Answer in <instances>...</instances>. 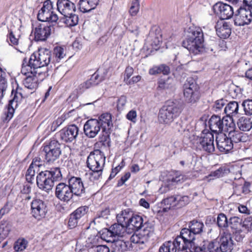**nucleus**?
<instances>
[{"label": "nucleus", "mask_w": 252, "mask_h": 252, "mask_svg": "<svg viewBox=\"0 0 252 252\" xmlns=\"http://www.w3.org/2000/svg\"><path fill=\"white\" fill-rule=\"evenodd\" d=\"M51 59V51L46 48H40L31 55L28 61L24 59L23 63L29 65L33 70L46 71V74H49L47 66Z\"/></svg>", "instance_id": "1"}, {"label": "nucleus", "mask_w": 252, "mask_h": 252, "mask_svg": "<svg viewBox=\"0 0 252 252\" xmlns=\"http://www.w3.org/2000/svg\"><path fill=\"white\" fill-rule=\"evenodd\" d=\"M39 170H37V172ZM62 175L59 167L51 168L49 170L40 171L37 173L36 182L37 187L47 193L50 192L55 182L61 180Z\"/></svg>", "instance_id": "2"}, {"label": "nucleus", "mask_w": 252, "mask_h": 252, "mask_svg": "<svg viewBox=\"0 0 252 252\" xmlns=\"http://www.w3.org/2000/svg\"><path fill=\"white\" fill-rule=\"evenodd\" d=\"M182 111L181 104L178 101H168L159 110L158 120L159 123L169 126Z\"/></svg>", "instance_id": "3"}, {"label": "nucleus", "mask_w": 252, "mask_h": 252, "mask_svg": "<svg viewBox=\"0 0 252 252\" xmlns=\"http://www.w3.org/2000/svg\"><path fill=\"white\" fill-rule=\"evenodd\" d=\"M105 159L104 153L99 149L91 152L88 157L87 165L92 171L91 175L94 180H98L101 176Z\"/></svg>", "instance_id": "4"}, {"label": "nucleus", "mask_w": 252, "mask_h": 252, "mask_svg": "<svg viewBox=\"0 0 252 252\" xmlns=\"http://www.w3.org/2000/svg\"><path fill=\"white\" fill-rule=\"evenodd\" d=\"M21 73L26 77L23 81L25 87L30 90L35 89L39 82H42L49 74H47L46 71H38L33 70L29 65L22 63Z\"/></svg>", "instance_id": "5"}, {"label": "nucleus", "mask_w": 252, "mask_h": 252, "mask_svg": "<svg viewBox=\"0 0 252 252\" xmlns=\"http://www.w3.org/2000/svg\"><path fill=\"white\" fill-rule=\"evenodd\" d=\"M204 227L203 222L193 220L188 223V228L181 229L179 235L183 241L195 240L196 236L203 232Z\"/></svg>", "instance_id": "6"}, {"label": "nucleus", "mask_w": 252, "mask_h": 252, "mask_svg": "<svg viewBox=\"0 0 252 252\" xmlns=\"http://www.w3.org/2000/svg\"><path fill=\"white\" fill-rule=\"evenodd\" d=\"M183 87L185 100L187 103L193 104L199 99L200 88L192 78H188Z\"/></svg>", "instance_id": "7"}, {"label": "nucleus", "mask_w": 252, "mask_h": 252, "mask_svg": "<svg viewBox=\"0 0 252 252\" xmlns=\"http://www.w3.org/2000/svg\"><path fill=\"white\" fill-rule=\"evenodd\" d=\"M233 241L230 233L223 232L219 238L218 243L211 242L208 247L212 249V252H227L233 249Z\"/></svg>", "instance_id": "8"}, {"label": "nucleus", "mask_w": 252, "mask_h": 252, "mask_svg": "<svg viewBox=\"0 0 252 252\" xmlns=\"http://www.w3.org/2000/svg\"><path fill=\"white\" fill-rule=\"evenodd\" d=\"M43 152L44 155V161L49 164L53 163L60 157L61 154V144L55 139L44 146Z\"/></svg>", "instance_id": "9"}, {"label": "nucleus", "mask_w": 252, "mask_h": 252, "mask_svg": "<svg viewBox=\"0 0 252 252\" xmlns=\"http://www.w3.org/2000/svg\"><path fill=\"white\" fill-rule=\"evenodd\" d=\"M22 88L17 87L15 92L14 90L12 91L11 94L13 95L14 93V96L12 99L9 100L7 109L4 112L5 117L3 118L4 122H8L13 117L15 110L18 106V102H20L24 97L22 93Z\"/></svg>", "instance_id": "10"}, {"label": "nucleus", "mask_w": 252, "mask_h": 252, "mask_svg": "<svg viewBox=\"0 0 252 252\" xmlns=\"http://www.w3.org/2000/svg\"><path fill=\"white\" fill-rule=\"evenodd\" d=\"M79 128L75 125H72L61 130L56 136L62 142L71 143L76 140Z\"/></svg>", "instance_id": "11"}, {"label": "nucleus", "mask_w": 252, "mask_h": 252, "mask_svg": "<svg viewBox=\"0 0 252 252\" xmlns=\"http://www.w3.org/2000/svg\"><path fill=\"white\" fill-rule=\"evenodd\" d=\"M251 9L240 6L237 10L234 17V24L242 26L249 24L252 20V12Z\"/></svg>", "instance_id": "12"}, {"label": "nucleus", "mask_w": 252, "mask_h": 252, "mask_svg": "<svg viewBox=\"0 0 252 252\" xmlns=\"http://www.w3.org/2000/svg\"><path fill=\"white\" fill-rule=\"evenodd\" d=\"M53 24L50 23L39 24L35 28L34 34L36 41H45L54 30Z\"/></svg>", "instance_id": "13"}, {"label": "nucleus", "mask_w": 252, "mask_h": 252, "mask_svg": "<svg viewBox=\"0 0 252 252\" xmlns=\"http://www.w3.org/2000/svg\"><path fill=\"white\" fill-rule=\"evenodd\" d=\"M47 212V206L44 201L34 199L31 203V214L37 220H40L46 215Z\"/></svg>", "instance_id": "14"}, {"label": "nucleus", "mask_w": 252, "mask_h": 252, "mask_svg": "<svg viewBox=\"0 0 252 252\" xmlns=\"http://www.w3.org/2000/svg\"><path fill=\"white\" fill-rule=\"evenodd\" d=\"M184 251L183 240L180 235L173 241H169L163 243L159 249V252H176Z\"/></svg>", "instance_id": "15"}, {"label": "nucleus", "mask_w": 252, "mask_h": 252, "mask_svg": "<svg viewBox=\"0 0 252 252\" xmlns=\"http://www.w3.org/2000/svg\"><path fill=\"white\" fill-rule=\"evenodd\" d=\"M71 190L67 184L60 183L56 186L55 196L62 201L68 202L73 196Z\"/></svg>", "instance_id": "16"}, {"label": "nucleus", "mask_w": 252, "mask_h": 252, "mask_svg": "<svg viewBox=\"0 0 252 252\" xmlns=\"http://www.w3.org/2000/svg\"><path fill=\"white\" fill-rule=\"evenodd\" d=\"M214 12L220 18V20L230 18L233 15V8L222 2H218L213 6Z\"/></svg>", "instance_id": "17"}, {"label": "nucleus", "mask_w": 252, "mask_h": 252, "mask_svg": "<svg viewBox=\"0 0 252 252\" xmlns=\"http://www.w3.org/2000/svg\"><path fill=\"white\" fill-rule=\"evenodd\" d=\"M67 185L73 195L82 196L85 193V189L80 177H71L68 179Z\"/></svg>", "instance_id": "18"}, {"label": "nucleus", "mask_w": 252, "mask_h": 252, "mask_svg": "<svg viewBox=\"0 0 252 252\" xmlns=\"http://www.w3.org/2000/svg\"><path fill=\"white\" fill-rule=\"evenodd\" d=\"M142 227L145 230L148 227V222L146 221L144 222L142 216L133 214L132 217L129 220V223L126 227L128 230H131L130 232L128 231V233H131L134 231H138Z\"/></svg>", "instance_id": "19"}, {"label": "nucleus", "mask_w": 252, "mask_h": 252, "mask_svg": "<svg viewBox=\"0 0 252 252\" xmlns=\"http://www.w3.org/2000/svg\"><path fill=\"white\" fill-rule=\"evenodd\" d=\"M101 129L100 125L96 119L88 120L84 126L85 135L91 138L95 137Z\"/></svg>", "instance_id": "20"}, {"label": "nucleus", "mask_w": 252, "mask_h": 252, "mask_svg": "<svg viewBox=\"0 0 252 252\" xmlns=\"http://www.w3.org/2000/svg\"><path fill=\"white\" fill-rule=\"evenodd\" d=\"M217 147L220 152L227 153L233 148L231 139L226 134H220L216 137Z\"/></svg>", "instance_id": "21"}, {"label": "nucleus", "mask_w": 252, "mask_h": 252, "mask_svg": "<svg viewBox=\"0 0 252 252\" xmlns=\"http://www.w3.org/2000/svg\"><path fill=\"white\" fill-rule=\"evenodd\" d=\"M191 42H189V38H186L182 43L183 47L187 49L189 52L197 55L203 52L204 41H200V43L197 42V40H190Z\"/></svg>", "instance_id": "22"}, {"label": "nucleus", "mask_w": 252, "mask_h": 252, "mask_svg": "<svg viewBox=\"0 0 252 252\" xmlns=\"http://www.w3.org/2000/svg\"><path fill=\"white\" fill-rule=\"evenodd\" d=\"M57 6L58 10L63 17L71 15L76 10L75 4L69 0H58Z\"/></svg>", "instance_id": "23"}, {"label": "nucleus", "mask_w": 252, "mask_h": 252, "mask_svg": "<svg viewBox=\"0 0 252 252\" xmlns=\"http://www.w3.org/2000/svg\"><path fill=\"white\" fill-rule=\"evenodd\" d=\"M215 29L217 35L221 38H227L231 33V25L224 20L218 21Z\"/></svg>", "instance_id": "24"}, {"label": "nucleus", "mask_w": 252, "mask_h": 252, "mask_svg": "<svg viewBox=\"0 0 252 252\" xmlns=\"http://www.w3.org/2000/svg\"><path fill=\"white\" fill-rule=\"evenodd\" d=\"M214 137L212 133H207L200 138L199 143L203 150L208 153L215 151Z\"/></svg>", "instance_id": "25"}, {"label": "nucleus", "mask_w": 252, "mask_h": 252, "mask_svg": "<svg viewBox=\"0 0 252 252\" xmlns=\"http://www.w3.org/2000/svg\"><path fill=\"white\" fill-rule=\"evenodd\" d=\"M37 19L40 21L53 24L54 23L57 22L59 18L53 11L41 9L37 14Z\"/></svg>", "instance_id": "26"}, {"label": "nucleus", "mask_w": 252, "mask_h": 252, "mask_svg": "<svg viewBox=\"0 0 252 252\" xmlns=\"http://www.w3.org/2000/svg\"><path fill=\"white\" fill-rule=\"evenodd\" d=\"M209 127L211 130L216 133L223 132L222 117L220 115H213L209 121Z\"/></svg>", "instance_id": "27"}, {"label": "nucleus", "mask_w": 252, "mask_h": 252, "mask_svg": "<svg viewBox=\"0 0 252 252\" xmlns=\"http://www.w3.org/2000/svg\"><path fill=\"white\" fill-rule=\"evenodd\" d=\"M186 38H189V42H191L190 40H195L199 43L200 41H204V34L199 27H192L188 29Z\"/></svg>", "instance_id": "28"}, {"label": "nucleus", "mask_w": 252, "mask_h": 252, "mask_svg": "<svg viewBox=\"0 0 252 252\" xmlns=\"http://www.w3.org/2000/svg\"><path fill=\"white\" fill-rule=\"evenodd\" d=\"M97 121L99 122V125L103 131L111 130L113 125L112 121V116L110 113H105L101 114Z\"/></svg>", "instance_id": "29"}, {"label": "nucleus", "mask_w": 252, "mask_h": 252, "mask_svg": "<svg viewBox=\"0 0 252 252\" xmlns=\"http://www.w3.org/2000/svg\"><path fill=\"white\" fill-rule=\"evenodd\" d=\"M224 114L226 115L235 118L237 117L239 114H240L239 112V102L236 101H230L226 103V106L224 107Z\"/></svg>", "instance_id": "30"}, {"label": "nucleus", "mask_w": 252, "mask_h": 252, "mask_svg": "<svg viewBox=\"0 0 252 252\" xmlns=\"http://www.w3.org/2000/svg\"><path fill=\"white\" fill-rule=\"evenodd\" d=\"M195 241H183L184 251H189V252H206L205 246H198Z\"/></svg>", "instance_id": "31"}, {"label": "nucleus", "mask_w": 252, "mask_h": 252, "mask_svg": "<svg viewBox=\"0 0 252 252\" xmlns=\"http://www.w3.org/2000/svg\"><path fill=\"white\" fill-rule=\"evenodd\" d=\"M228 137L232 144L246 142L248 139V136L246 133L235 130V129L228 133Z\"/></svg>", "instance_id": "32"}, {"label": "nucleus", "mask_w": 252, "mask_h": 252, "mask_svg": "<svg viewBox=\"0 0 252 252\" xmlns=\"http://www.w3.org/2000/svg\"><path fill=\"white\" fill-rule=\"evenodd\" d=\"M98 1V0H80L79 8L83 13L89 12L95 8Z\"/></svg>", "instance_id": "33"}, {"label": "nucleus", "mask_w": 252, "mask_h": 252, "mask_svg": "<svg viewBox=\"0 0 252 252\" xmlns=\"http://www.w3.org/2000/svg\"><path fill=\"white\" fill-rule=\"evenodd\" d=\"M237 125L240 130L248 131L252 128V120L249 117L242 116L238 119Z\"/></svg>", "instance_id": "34"}, {"label": "nucleus", "mask_w": 252, "mask_h": 252, "mask_svg": "<svg viewBox=\"0 0 252 252\" xmlns=\"http://www.w3.org/2000/svg\"><path fill=\"white\" fill-rule=\"evenodd\" d=\"M109 228L112 234V236L114 237H123L126 230H128L124 224L118 222L112 224Z\"/></svg>", "instance_id": "35"}, {"label": "nucleus", "mask_w": 252, "mask_h": 252, "mask_svg": "<svg viewBox=\"0 0 252 252\" xmlns=\"http://www.w3.org/2000/svg\"><path fill=\"white\" fill-rule=\"evenodd\" d=\"M133 214V212L130 209L122 211L117 215V222L124 224L126 227L129 223V220L132 217Z\"/></svg>", "instance_id": "36"}, {"label": "nucleus", "mask_w": 252, "mask_h": 252, "mask_svg": "<svg viewBox=\"0 0 252 252\" xmlns=\"http://www.w3.org/2000/svg\"><path fill=\"white\" fill-rule=\"evenodd\" d=\"M99 233H100L101 238L107 242H113L115 245L119 246L122 245L123 241L120 240L115 241L114 238V236H112V234L111 231H110L109 228H105L102 231H100Z\"/></svg>", "instance_id": "37"}, {"label": "nucleus", "mask_w": 252, "mask_h": 252, "mask_svg": "<svg viewBox=\"0 0 252 252\" xmlns=\"http://www.w3.org/2000/svg\"><path fill=\"white\" fill-rule=\"evenodd\" d=\"M233 118L227 115L222 116L223 131L229 133L236 129V125Z\"/></svg>", "instance_id": "38"}, {"label": "nucleus", "mask_w": 252, "mask_h": 252, "mask_svg": "<svg viewBox=\"0 0 252 252\" xmlns=\"http://www.w3.org/2000/svg\"><path fill=\"white\" fill-rule=\"evenodd\" d=\"M158 83V88L160 90L170 89L174 86V79L170 77L160 78Z\"/></svg>", "instance_id": "39"}, {"label": "nucleus", "mask_w": 252, "mask_h": 252, "mask_svg": "<svg viewBox=\"0 0 252 252\" xmlns=\"http://www.w3.org/2000/svg\"><path fill=\"white\" fill-rule=\"evenodd\" d=\"M227 102V101L223 98L216 100L212 105V110L216 113V115H224V108Z\"/></svg>", "instance_id": "40"}, {"label": "nucleus", "mask_w": 252, "mask_h": 252, "mask_svg": "<svg viewBox=\"0 0 252 252\" xmlns=\"http://www.w3.org/2000/svg\"><path fill=\"white\" fill-rule=\"evenodd\" d=\"M59 20V22H62L67 26L72 27L77 24L78 22V17L77 15L74 13H72L71 15H69L67 16H64Z\"/></svg>", "instance_id": "41"}, {"label": "nucleus", "mask_w": 252, "mask_h": 252, "mask_svg": "<svg viewBox=\"0 0 252 252\" xmlns=\"http://www.w3.org/2000/svg\"><path fill=\"white\" fill-rule=\"evenodd\" d=\"M167 182L171 185H175L184 182V176L178 171H172L168 175Z\"/></svg>", "instance_id": "42"}, {"label": "nucleus", "mask_w": 252, "mask_h": 252, "mask_svg": "<svg viewBox=\"0 0 252 252\" xmlns=\"http://www.w3.org/2000/svg\"><path fill=\"white\" fill-rule=\"evenodd\" d=\"M189 122L186 119H180L174 126V129L180 133L189 130Z\"/></svg>", "instance_id": "43"}, {"label": "nucleus", "mask_w": 252, "mask_h": 252, "mask_svg": "<svg viewBox=\"0 0 252 252\" xmlns=\"http://www.w3.org/2000/svg\"><path fill=\"white\" fill-rule=\"evenodd\" d=\"M228 222L229 220L224 214L220 213L218 215L217 224L219 228L224 229L229 227Z\"/></svg>", "instance_id": "44"}, {"label": "nucleus", "mask_w": 252, "mask_h": 252, "mask_svg": "<svg viewBox=\"0 0 252 252\" xmlns=\"http://www.w3.org/2000/svg\"><path fill=\"white\" fill-rule=\"evenodd\" d=\"M242 220L237 217H231L229 219V227L232 230L237 231L240 227L242 226Z\"/></svg>", "instance_id": "45"}, {"label": "nucleus", "mask_w": 252, "mask_h": 252, "mask_svg": "<svg viewBox=\"0 0 252 252\" xmlns=\"http://www.w3.org/2000/svg\"><path fill=\"white\" fill-rule=\"evenodd\" d=\"M111 131V130H108V131H103L102 130V135L99 137V141L104 146L110 147L111 145L110 138Z\"/></svg>", "instance_id": "46"}, {"label": "nucleus", "mask_w": 252, "mask_h": 252, "mask_svg": "<svg viewBox=\"0 0 252 252\" xmlns=\"http://www.w3.org/2000/svg\"><path fill=\"white\" fill-rule=\"evenodd\" d=\"M177 195L175 196H170L164 199L162 201L163 203L167 206L166 208L170 209L175 207L177 208Z\"/></svg>", "instance_id": "47"}, {"label": "nucleus", "mask_w": 252, "mask_h": 252, "mask_svg": "<svg viewBox=\"0 0 252 252\" xmlns=\"http://www.w3.org/2000/svg\"><path fill=\"white\" fill-rule=\"evenodd\" d=\"M89 208L87 206H81L76 209L72 213L73 215L76 216L79 220L84 217L88 212Z\"/></svg>", "instance_id": "48"}, {"label": "nucleus", "mask_w": 252, "mask_h": 252, "mask_svg": "<svg viewBox=\"0 0 252 252\" xmlns=\"http://www.w3.org/2000/svg\"><path fill=\"white\" fill-rule=\"evenodd\" d=\"M53 54L57 62H59L60 60L63 58L65 56L64 49L60 46H56L54 48Z\"/></svg>", "instance_id": "49"}, {"label": "nucleus", "mask_w": 252, "mask_h": 252, "mask_svg": "<svg viewBox=\"0 0 252 252\" xmlns=\"http://www.w3.org/2000/svg\"><path fill=\"white\" fill-rule=\"evenodd\" d=\"M245 114L246 115H252V100L247 99L244 100L242 104Z\"/></svg>", "instance_id": "50"}, {"label": "nucleus", "mask_w": 252, "mask_h": 252, "mask_svg": "<svg viewBox=\"0 0 252 252\" xmlns=\"http://www.w3.org/2000/svg\"><path fill=\"white\" fill-rule=\"evenodd\" d=\"M27 244L28 242L25 239H18L15 243L14 249L17 252L22 251L26 248Z\"/></svg>", "instance_id": "51"}, {"label": "nucleus", "mask_w": 252, "mask_h": 252, "mask_svg": "<svg viewBox=\"0 0 252 252\" xmlns=\"http://www.w3.org/2000/svg\"><path fill=\"white\" fill-rule=\"evenodd\" d=\"M10 229V225L8 224L5 226L3 224L0 226V242L8 236Z\"/></svg>", "instance_id": "52"}, {"label": "nucleus", "mask_w": 252, "mask_h": 252, "mask_svg": "<svg viewBox=\"0 0 252 252\" xmlns=\"http://www.w3.org/2000/svg\"><path fill=\"white\" fill-rule=\"evenodd\" d=\"M242 228L248 232H252V216L248 217L243 220Z\"/></svg>", "instance_id": "53"}, {"label": "nucleus", "mask_w": 252, "mask_h": 252, "mask_svg": "<svg viewBox=\"0 0 252 252\" xmlns=\"http://www.w3.org/2000/svg\"><path fill=\"white\" fill-rule=\"evenodd\" d=\"M177 208H181L188 204L189 202V198L188 196H181L177 195Z\"/></svg>", "instance_id": "54"}, {"label": "nucleus", "mask_w": 252, "mask_h": 252, "mask_svg": "<svg viewBox=\"0 0 252 252\" xmlns=\"http://www.w3.org/2000/svg\"><path fill=\"white\" fill-rule=\"evenodd\" d=\"M35 171V169H33L30 166L27 170L26 179L29 183L32 184L33 183V181L34 180Z\"/></svg>", "instance_id": "55"}, {"label": "nucleus", "mask_w": 252, "mask_h": 252, "mask_svg": "<svg viewBox=\"0 0 252 252\" xmlns=\"http://www.w3.org/2000/svg\"><path fill=\"white\" fill-rule=\"evenodd\" d=\"M227 170L224 167H220L218 169L212 172L209 175V177H214L216 178H220L224 176L227 173Z\"/></svg>", "instance_id": "56"}, {"label": "nucleus", "mask_w": 252, "mask_h": 252, "mask_svg": "<svg viewBox=\"0 0 252 252\" xmlns=\"http://www.w3.org/2000/svg\"><path fill=\"white\" fill-rule=\"evenodd\" d=\"M140 7L139 0H134L130 6L129 13L132 16H135L139 11Z\"/></svg>", "instance_id": "57"}, {"label": "nucleus", "mask_w": 252, "mask_h": 252, "mask_svg": "<svg viewBox=\"0 0 252 252\" xmlns=\"http://www.w3.org/2000/svg\"><path fill=\"white\" fill-rule=\"evenodd\" d=\"M79 220L72 213L69 215L68 222V226L70 229L75 228L78 225Z\"/></svg>", "instance_id": "58"}, {"label": "nucleus", "mask_w": 252, "mask_h": 252, "mask_svg": "<svg viewBox=\"0 0 252 252\" xmlns=\"http://www.w3.org/2000/svg\"><path fill=\"white\" fill-rule=\"evenodd\" d=\"M12 206L10 204L9 202L7 201L3 207L0 209V220L5 214L9 213L12 208Z\"/></svg>", "instance_id": "59"}, {"label": "nucleus", "mask_w": 252, "mask_h": 252, "mask_svg": "<svg viewBox=\"0 0 252 252\" xmlns=\"http://www.w3.org/2000/svg\"><path fill=\"white\" fill-rule=\"evenodd\" d=\"M126 103V97L125 95H122L117 101V109L119 111H121L125 108Z\"/></svg>", "instance_id": "60"}, {"label": "nucleus", "mask_w": 252, "mask_h": 252, "mask_svg": "<svg viewBox=\"0 0 252 252\" xmlns=\"http://www.w3.org/2000/svg\"><path fill=\"white\" fill-rule=\"evenodd\" d=\"M42 161L40 158L36 157L33 159L29 166L33 169H35V170H36L37 168L42 166Z\"/></svg>", "instance_id": "61"}, {"label": "nucleus", "mask_w": 252, "mask_h": 252, "mask_svg": "<svg viewBox=\"0 0 252 252\" xmlns=\"http://www.w3.org/2000/svg\"><path fill=\"white\" fill-rule=\"evenodd\" d=\"M7 88V82L6 78L0 80V96H4Z\"/></svg>", "instance_id": "62"}, {"label": "nucleus", "mask_w": 252, "mask_h": 252, "mask_svg": "<svg viewBox=\"0 0 252 252\" xmlns=\"http://www.w3.org/2000/svg\"><path fill=\"white\" fill-rule=\"evenodd\" d=\"M92 86V82L91 81L87 80L81 83L78 87L77 90H79L80 93H82L86 89L89 88Z\"/></svg>", "instance_id": "63"}, {"label": "nucleus", "mask_w": 252, "mask_h": 252, "mask_svg": "<svg viewBox=\"0 0 252 252\" xmlns=\"http://www.w3.org/2000/svg\"><path fill=\"white\" fill-rule=\"evenodd\" d=\"M53 6L52 2L50 0H46L44 2L43 6L41 9L50 11H53Z\"/></svg>", "instance_id": "64"}]
</instances>
